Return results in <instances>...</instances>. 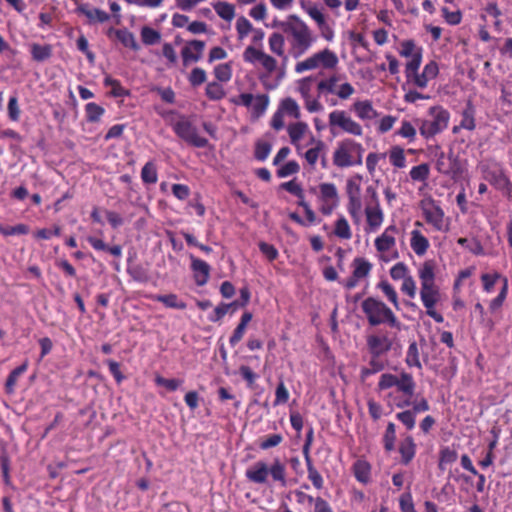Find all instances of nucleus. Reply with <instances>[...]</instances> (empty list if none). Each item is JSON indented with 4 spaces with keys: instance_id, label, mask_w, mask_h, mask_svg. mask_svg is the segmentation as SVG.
I'll return each instance as SVG.
<instances>
[{
    "instance_id": "nucleus-56",
    "label": "nucleus",
    "mask_w": 512,
    "mask_h": 512,
    "mask_svg": "<svg viewBox=\"0 0 512 512\" xmlns=\"http://www.w3.org/2000/svg\"><path fill=\"white\" fill-rule=\"evenodd\" d=\"M302 8L307 12V14L317 23L320 29H323L326 25V19L321 10L314 4H309L307 6L302 3Z\"/></svg>"
},
{
    "instance_id": "nucleus-43",
    "label": "nucleus",
    "mask_w": 512,
    "mask_h": 512,
    "mask_svg": "<svg viewBox=\"0 0 512 512\" xmlns=\"http://www.w3.org/2000/svg\"><path fill=\"white\" fill-rule=\"evenodd\" d=\"M104 113L105 109L95 102H89L85 105V117L87 122H99Z\"/></svg>"
},
{
    "instance_id": "nucleus-2",
    "label": "nucleus",
    "mask_w": 512,
    "mask_h": 512,
    "mask_svg": "<svg viewBox=\"0 0 512 512\" xmlns=\"http://www.w3.org/2000/svg\"><path fill=\"white\" fill-rule=\"evenodd\" d=\"M273 27L288 35L290 54L295 59L307 53L317 40L309 26L295 14L289 15L285 21H275Z\"/></svg>"
},
{
    "instance_id": "nucleus-50",
    "label": "nucleus",
    "mask_w": 512,
    "mask_h": 512,
    "mask_svg": "<svg viewBox=\"0 0 512 512\" xmlns=\"http://www.w3.org/2000/svg\"><path fill=\"white\" fill-rule=\"evenodd\" d=\"M103 83L106 87L112 88L110 93L113 97H124L129 95V91L121 85V82L118 79H114L107 75L104 78Z\"/></svg>"
},
{
    "instance_id": "nucleus-5",
    "label": "nucleus",
    "mask_w": 512,
    "mask_h": 512,
    "mask_svg": "<svg viewBox=\"0 0 512 512\" xmlns=\"http://www.w3.org/2000/svg\"><path fill=\"white\" fill-rule=\"evenodd\" d=\"M243 60L252 65L259 64L264 69V72L259 75V80L266 90H274L280 85L284 77V71H279L275 80L270 81L271 75L276 72L278 67V62L274 57L249 45L243 52Z\"/></svg>"
},
{
    "instance_id": "nucleus-38",
    "label": "nucleus",
    "mask_w": 512,
    "mask_h": 512,
    "mask_svg": "<svg viewBox=\"0 0 512 512\" xmlns=\"http://www.w3.org/2000/svg\"><path fill=\"white\" fill-rule=\"evenodd\" d=\"M390 164L398 169L406 167L405 151L401 146L395 145L388 152Z\"/></svg>"
},
{
    "instance_id": "nucleus-11",
    "label": "nucleus",
    "mask_w": 512,
    "mask_h": 512,
    "mask_svg": "<svg viewBox=\"0 0 512 512\" xmlns=\"http://www.w3.org/2000/svg\"><path fill=\"white\" fill-rule=\"evenodd\" d=\"M338 64L339 59L337 54L329 48H325L313 53L304 60L297 62L295 64L294 71L297 74H301L317 69L334 70Z\"/></svg>"
},
{
    "instance_id": "nucleus-8",
    "label": "nucleus",
    "mask_w": 512,
    "mask_h": 512,
    "mask_svg": "<svg viewBox=\"0 0 512 512\" xmlns=\"http://www.w3.org/2000/svg\"><path fill=\"white\" fill-rule=\"evenodd\" d=\"M429 119L416 118L415 125L418 126L420 135L428 140L442 133L449 124L450 113L441 105L431 106L428 109Z\"/></svg>"
},
{
    "instance_id": "nucleus-60",
    "label": "nucleus",
    "mask_w": 512,
    "mask_h": 512,
    "mask_svg": "<svg viewBox=\"0 0 512 512\" xmlns=\"http://www.w3.org/2000/svg\"><path fill=\"white\" fill-rule=\"evenodd\" d=\"M272 149V145L266 141H257L255 144L254 157L258 161H265Z\"/></svg>"
},
{
    "instance_id": "nucleus-53",
    "label": "nucleus",
    "mask_w": 512,
    "mask_h": 512,
    "mask_svg": "<svg viewBox=\"0 0 512 512\" xmlns=\"http://www.w3.org/2000/svg\"><path fill=\"white\" fill-rule=\"evenodd\" d=\"M457 243L474 255L479 256L484 254V248L481 242L477 239L469 240L465 237H460L457 239Z\"/></svg>"
},
{
    "instance_id": "nucleus-64",
    "label": "nucleus",
    "mask_w": 512,
    "mask_h": 512,
    "mask_svg": "<svg viewBox=\"0 0 512 512\" xmlns=\"http://www.w3.org/2000/svg\"><path fill=\"white\" fill-rule=\"evenodd\" d=\"M324 148V143L321 140L316 142V146L310 148L305 153V159L310 166H314L319 158L320 152Z\"/></svg>"
},
{
    "instance_id": "nucleus-35",
    "label": "nucleus",
    "mask_w": 512,
    "mask_h": 512,
    "mask_svg": "<svg viewBox=\"0 0 512 512\" xmlns=\"http://www.w3.org/2000/svg\"><path fill=\"white\" fill-rule=\"evenodd\" d=\"M216 14L223 20L231 22L235 15V5L226 1H218L212 4Z\"/></svg>"
},
{
    "instance_id": "nucleus-27",
    "label": "nucleus",
    "mask_w": 512,
    "mask_h": 512,
    "mask_svg": "<svg viewBox=\"0 0 512 512\" xmlns=\"http://www.w3.org/2000/svg\"><path fill=\"white\" fill-rule=\"evenodd\" d=\"M371 465L365 459H358L352 465V472L358 482L367 485L371 481Z\"/></svg>"
},
{
    "instance_id": "nucleus-63",
    "label": "nucleus",
    "mask_w": 512,
    "mask_h": 512,
    "mask_svg": "<svg viewBox=\"0 0 512 512\" xmlns=\"http://www.w3.org/2000/svg\"><path fill=\"white\" fill-rule=\"evenodd\" d=\"M442 16L446 23L449 25H458L462 21V13L460 10L450 11L447 7H442L441 9Z\"/></svg>"
},
{
    "instance_id": "nucleus-25",
    "label": "nucleus",
    "mask_w": 512,
    "mask_h": 512,
    "mask_svg": "<svg viewBox=\"0 0 512 512\" xmlns=\"http://www.w3.org/2000/svg\"><path fill=\"white\" fill-rule=\"evenodd\" d=\"M352 109L360 120H372L378 116L377 110L370 100H357L353 103Z\"/></svg>"
},
{
    "instance_id": "nucleus-45",
    "label": "nucleus",
    "mask_w": 512,
    "mask_h": 512,
    "mask_svg": "<svg viewBox=\"0 0 512 512\" xmlns=\"http://www.w3.org/2000/svg\"><path fill=\"white\" fill-rule=\"evenodd\" d=\"M409 176L414 182H426L430 176V166L422 163L411 168Z\"/></svg>"
},
{
    "instance_id": "nucleus-20",
    "label": "nucleus",
    "mask_w": 512,
    "mask_h": 512,
    "mask_svg": "<svg viewBox=\"0 0 512 512\" xmlns=\"http://www.w3.org/2000/svg\"><path fill=\"white\" fill-rule=\"evenodd\" d=\"M366 345L369 354L384 356L392 349L393 342L387 335L373 334L367 336Z\"/></svg>"
},
{
    "instance_id": "nucleus-30",
    "label": "nucleus",
    "mask_w": 512,
    "mask_h": 512,
    "mask_svg": "<svg viewBox=\"0 0 512 512\" xmlns=\"http://www.w3.org/2000/svg\"><path fill=\"white\" fill-rule=\"evenodd\" d=\"M149 299L160 302L167 308L184 310L187 307V304L174 293L166 295L155 294L149 296Z\"/></svg>"
},
{
    "instance_id": "nucleus-41",
    "label": "nucleus",
    "mask_w": 512,
    "mask_h": 512,
    "mask_svg": "<svg viewBox=\"0 0 512 512\" xmlns=\"http://www.w3.org/2000/svg\"><path fill=\"white\" fill-rule=\"evenodd\" d=\"M116 38L118 41L125 47L130 48L134 51H138L140 49L139 44L136 41V38L132 32L127 29H118L115 31Z\"/></svg>"
},
{
    "instance_id": "nucleus-54",
    "label": "nucleus",
    "mask_w": 512,
    "mask_h": 512,
    "mask_svg": "<svg viewBox=\"0 0 512 512\" xmlns=\"http://www.w3.org/2000/svg\"><path fill=\"white\" fill-rule=\"evenodd\" d=\"M422 52L423 49L419 47L416 50L415 55L409 57L410 60L406 63L405 66V77H409L411 74H414L419 70L422 63Z\"/></svg>"
},
{
    "instance_id": "nucleus-48",
    "label": "nucleus",
    "mask_w": 512,
    "mask_h": 512,
    "mask_svg": "<svg viewBox=\"0 0 512 512\" xmlns=\"http://www.w3.org/2000/svg\"><path fill=\"white\" fill-rule=\"evenodd\" d=\"M141 179L145 184H155L158 180L157 168L154 162L148 161L141 170Z\"/></svg>"
},
{
    "instance_id": "nucleus-42",
    "label": "nucleus",
    "mask_w": 512,
    "mask_h": 512,
    "mask_svg": "<svg viewBox=\"0 0 512 512\" xmlns=\"http://www.w3.org/2000/svg\"><path fill=\"white\" fill-rule=\"evenodd\" d=\"M458 459V453L455 449L448 446L442 447L439 451V462L438 467L444 471L446 465L453 464Z\"/></svg>"
},
{
    "instance_id": "nucleus-13",
    "label": "nucleus",
    "mask_w": 512,
    "mask_h": 512,
    "mask_svg": "<svg viewBox=\"0 0 512 512\" xmlns=\"http://www.w3.org/2000/svg\"><path fill=\"white\" fill-rule=\"evenodd\" d=\"M419 207L426 223L431 225L435 231H448L449 222L445 218L444 210L435 199L432 197L424 198L420 201Z\"/></svg>"
},
{
    "instance_id": "nucleus-6",
    "label": "nucleus",
    "mask_w": 512,
    "mask_h": 512,
    "mask_svg": "<svg viewBox=\"0 0 512 512\" xmlns=\"http://www.w3.org/2000/svg\"><path fill=\"white\" fill-rule=\"evenodd\" d=\"M342 78H345V75L339 73H332L329 76L319 73L317 92L320 100L323 98L329 105L335 106L337 100L330 96H337L340 100L349 99L355 93V88L349 82L340 83Z\"/></svg>"
},
{
    "instance_id": "nucleus-55",
    "label": "nucleus",
    "mask_w": 512,
    "mask_h": 512,
    "mask_svg": "<svg viewBox=\"0 0 512 512\" xmlns=\"http://www.w3.org/2000/svg\"><path fill=\"white\" fill-rule=\"evenodd\" d=\"M141 40L145 45H154L160 42L161 34L149 26H143L141 29Z\"/></svg>"
},
{
    "instance_id": "nucleus-29",
    "label": "nucleus",
    "mask_w": 512,
    "mask_h": 512,
    "mask_svg": "<svg viewBox=\"0 0 512 512\" xmlns=\"http://www.w3.org/2000/svg\"><path fill=\"white\" fill-rule=\"evenodd\" d=\"M77 11L86 16L90 23H104L110 19V15L98 8H91L87 4H82L77 7Z\"/></svg>"
},
{
    "instance_id": "nucleus-28",
    "label": "nucleus",
    "mask_w": 512,
    "mask_h": 512,
    "mask_svg": "<svg viewBox=\"0 0 512 512\" xmlns=\"http://www.w3.org/2000/svg\"><path fill=\"white\" fill-rule=\"evenodd\" d=\"M398 451L403 465H408L414 459L416 455V443L411 435H407L401 440Z\"/></svg>"
},
{
    "instance_id": "nucleus-34",
    "label": "nucleus",
    "mask_w": 512,
    "mask_h": 512,
    "mask_svg": "<svg viewBox=\"0 0 512 512\" xmlns=\"http://www.w3.org/2000/svg\"><path fill=\"white\" fill-rule=\"evenodd\" d=\"M278 110L283 114L293 117L294 119L301 118L300 106L292 97L282 99L279 103Z\"/></svg>"
},
{
    "instance_id": "nucleus-32",
    "label": "nucleus",
    "mask_w": 512,
    "mask_h": 512,
    "mask_svg": "<svg viewBox=\"0 0 512 512\" xmlns=\"http://www.w3.org/2000/svg\"><path fill=\"white\" fill-rule=\"evenodd\" d=\"M87 241L96 251L108 252L116 258L122 256V247L120 245L109 246L102 239L94 236H88Z\"/></svg>"
},
{
    "instance_id": "nucleus-7",
    "label": "nucleus",
    "mask_w": 512,
    "mask_h": 512,
    "mask_svg": "<svg viewBox=\"0 0 512 512\" xmlns=\"http://www.w3.org/2000/svg\"><path fill=\"white\" fill-rule=\"evenodd\" d=\"M361 308L370 326L387 324L392 328L401 329V323L394 312L381 300L368 297L362 301Z\"/></svg>"
},
{
    "instance_id": "nucleus-46",
    "label": "nucleus",
    "mask_w": 512,
    "mask_h": 512,
    "mask_svg": "<svg viewBox=\"0 0 512 512\" xmlns=\"http://www.w3.org/2000/svg\"><path fill=\"white\" fill-rule=\"evenodd\" d=\"M334 235L340 239L349 240L352 237V232L347 219L344 216H340L334 227Z\"/></svg>"
},
{
    "instance_id": "nucleus-16",
    "label": "nucleus",
    "mask_w": 512,
    "mask_h": 512,
    "mask_svg": "<svg viewBox=\"0 0 512 512\" xmlns=\"http://www.w3.org/2000/svg\"><path fill=\"white\" fill-rule=\"evenodd\" d=\"M482 178L496 188L508 176L504 165L494 157H487L477 164Z\"/></svg>"
},
{
    "instance_id": "nucleus-12",
    "label": "nucleus",
    "mask_w": 512,
    "mask_h": 512,
    "mask_svg": "<svg viewBox=\"0 0 512 512\" xmlns=\"http://www.w3.org/2000/svg\"><path fill=\"white\" fill-rule=\"evenodd\" d=\"M398 233L396 225L392 224L385 228L381 235L374 240V246L381 262L389 263L399 258L396 247L395 235Z\"/></svg>"
},
{
    "instance_id": "nucleus-49",
    "label": "nucleus",
    "mask_w": 512,
    "mask_h": 512,
    "mask_svg": "<svg viewBox=\"0 0 512 512\" xmlns=\"http://www.w3.org/2000/svg\"><path fill=\"white\" fill-rule=\"evenodd\" d=\"M319 190L322 202L339 201L337 188L333 183H322L319 185Z\"/></svg>"
},
{
    "instance_id": "nucleus-3",
    "label": "nucleus",
    "mask_w": 512,
    "mask_h": 512,
    "mask_svg": "<svg viewBox=\"0 0 512 512\" xmlns=\"http://www.w3.org/2000/svg\"><path fill=\"white\" fill-rule=\"evenodd\" d=\"M421 283L420 298L426 314L436 323H442L444 317L437 312L436 306L441 300V292L435 282V264L432 260L425 261L418 270Z\"/></svg>"
},
{
    "instance_id": "nucleus-10",
    "label": "nucleus",
    "mask_w": 512,
    "mask_h": 512,
    "mask_svg": "<svg viewBox=\"0 0 512 512\" xmlns=\"http://www.w3.org/2000/svg\"><path fill=\"white\" fill-rule=\"evenodd\" d=\"M318 83L319 74H311L295 82V90L299 93L304 102V107L309 113H317L324 110V106L320 102V97H318Z\"/></svg>"
},
{
    "instance_id": "nucleus-33",
    "label": "nucleus",
    "mask_w": 512,
    "mask_h": 512,
    "mask_svg": "<svg viewBox=\"0 0 512 512\" xmlns=\"http://www.w3.org/2000/svg\"><path fill=\"white\" fill-rule=\"evenodd\" d=\"M31 57L35 62H44L51 58L53 54V49L50 44H38L31 43L30 46Z\"/></svg>"
},
{
    "instance_id": "nucleus-59",
    "label": "nucleus",
    "mask_w": 512,
    "mask_h": 512,
    "mask_svg": "<svg viewBox=\"0 0 512 512\" xmlns=\"http://www.w3.org/2000/svg\"><path fill=\"white\" fill-rule=\"evenodd\" d=\"M28 233L29 227L23 223L17 224L15 226H3L0 224V234L3 236L26 235Z\"/></svg>"
},
{
    "instance_id": "nucleus-58",
    "label": "nucleus",
    "mask_w": 512,
    "mask_h": 512,
    "mask_svg": "<svg viewBox=\"0 0 512 512\" xmlns=\"http://www.w3.org/2000/svg\"><path fill=\"white\" fill-rule=\"evenodd\" d=\"M378 288L384 293L387 299L396 307H399L398 295L394 287L388 281H380Z\"/></svg>"
},
{
    "instance_id": "nucleus-44",
    "label": "nucleus",
    "mask_w": 512,
    "mask_h": 512,
    "mask_svg": "<svg viewBox=\"0 0 512 512\" xmlns=\"http://www.w3.org/2000/svg\"><path fill=\"white\" fill-rule=\"evenodd\" d=\"M405 363L408 367H416L418 369L422 368L419 357V349L416 341L410 342L406 352Z\"/></svg>"
},
{
    "instance_id": "nucleus-1",
    "label": "nucleus",
    "mask_w": 512,
    "mask_h": 512,
    "mask_svg": "<svg viewBox=\"0 0 512 512\" xmlns=\"http://www.w3.org/2000/svg\"><path fill=\"white\" fill-rule=\"evenodd\" d=\"M377 387L379 391L395 388L388 392L385 397L387 405L403 409L411 406L416 383L410 373L402 371L399 376L383 373L379 378Z\"/></svg>"
},
{
    "instance_id": "nucleus-36",
    "label": "nucleus",
    "mask_w": 512,
    "mask_h": 512,
    "mask_svg": "<svg viewBox=\"0 0 512 512\" xmlns=\"http://www.w3.org/2000/svg\"><path fill=\"white\" fill-rule=\"evenodd\" d=\"M269 49L272 53L277 56L283 57L285 60L287 56L285 55V39L284 36L280 33H272L268 39Z\"/></svg>"
},
{
    "instance_id": "nucleus-17",
    "label": "nucleus",
    "mask_w": 512,
    "mask_h": 512,
    "mask_svg": "<svg viewBox=\"0 0 512 512\" xmlns=\"http://www.w3.org/2000/svg\"><path fill=\"white\" fill-rule=\"evenodd\" d=\"M330 129L339 128L343 133L362 136L363 128L345 110H333L328 115Z\"/></svg>"
},
{
    "instance_id": "nucleus-23",
    "label": "nucleus",
    "mask_w": 512,
    "mask_h": 512,
    "mask_svg": "<svg viewBox=\"0 0 512 512\" xmlns=\"http://www.w3.org/2000/svg\"><path fill=\"white\" fill-rule=\"evenodd\" d=\"M364 213L370 231H376L384 221V212L380 203L366 204Z\"/></svg>"
},
{
    "instance_id": "nucleus-39",
    "label": "nucleus",
    "mask_w": 512,
    "mask_h": 512,
    "mask_svg": "<svg viewBox=\"0 0 512 512\" xmlns=\"http://www.w3.org/2000/svg\"><path fill=\"white\" fill-rule=\"evenodd\" d=\"M396 442V425L388 422L382 437L383 448L385 452L390 453L395 450Z\"/></svg>"
},
{
    "instance_id": "nucleus-47",
    "label": "nucleus",
    "mask_w": 512,
    "mask_h": 512,
    "mask_svg": "<svg viewBox=\"0 0 512 512\" xmlns=\"http://www.w3.org/2000/svg\"><path fill=\"white\" fill-rule=\"evenodd\" d=\"M395 134L407 139L409 143H412L416 140L417 130L413 123L408 120H403L401 122V127L395 132Z\"/></svg>"
},
{
    "instance_id": "nucleus-37",
    "label": "nucleus",
    "mask_w": 512,
    "mask_h": 512,
    "mask_svg": "<svg viewBox=\"0 0 512 512\" xmlns=\"http://www.w3.org/2000/svg\"><path fill=\"white\" fill-rule=\"evenodd\" d=\"M308 130V125L305 122H296L292 123L287 127V132L290 138V141L293 145H297L299 141L304 137L306 131Z\"/></svg>"
},
{
    "instance_id": "nucleus-40",
    "label": "nucleus",
    "mask_w": 512,
    "mask_h": 512,
    "mask_svg": "<svg viewBox=\"0 0 512 512\" xmlns=\"http://www.w3.org/2000/svg\"><path fill=\"white\" fill-rule=\"evenodd\" d=\"M27 368H28V363L25 362L22 365L13 369L9 373V375L6 379V382H5V391L7 394H12L14 392L15 386L17 384L19 377L27 370Z\"/></svg>"
},
{
    "instance_id": "nucleus-18",
    "label": "nucleus",
    "mask_w": 512,
    "mask_h": 512,
    "mask_svg": "<svg viewBox=\"0 0 512 512\" xmlns=\"http://www.w3.org/2000/svg\"><path fill=\"white\" fill-rule=\"evenodd\" d=\"M352 274L347 279L339 280V284L348 291L358 286L359 282L366 279L373 268V265L364 257H356L351 263Z\"/></svg>"
},
{
    "instance_id": "nucleus-9",
    "label": "nucleus",
    "mask_w": 512,
    "mask_h": 512,
    "mask_svg": "<svg viewBox=\"0 0 512 512\" xmlns=\"http://www.w3.org/2000/svg\"><path fill=\"white\" fill-rule=\"evenodd\" d=\"M364 147L351 138L341 140L333 152V164L338 168H347L362 164Z\"/></svg>"
},
{
    "instance_id": "nucleus-24",
    "label": "nucleus",
    "mask_w": 512,
    "mask_h": 512,
    "mask_svg": "<svg viewBox=\"0 0 512 512\" xmlns=\"http://www.w3.org/2000/svg\"><path fill=\"white\" fill-rule=\"evenodd\" d=\"M387 364L386 359L383 356H375V354H370V360L368 366L362 367L360 371V379L364 382L369 376L374 375L378 372H381L385 369Z\"/></svg>"
},
{
    "instance_id": "nucleus-4",
    "label": "nucleus",
    "mask_w": 512,
    "mask_h": 512,
    "mask_svg": "<svg viewBox=\"0 0 512 512\" xmlns=\"http://www.w3.org/2000/svg\"><path fill=\"white\" fill-rule=\"evenodd\" d=\"M245 477L258 485L275 484L281 488L288 485L286 465L279 458H275L271 464L263 460L256 461L246 469Z\"/></svg>"
},
{
    "instance_id": "nucleus-57",
    "label": "nucleus",
    "mask_w": 512,
    "mask_h": 512,
    "mask_svg": "<svg viewBox=\"0 0 512 512\" xmlns=\"http://www.w3.org/2000/svg\"><path fill=\"white\" fill-rule=\"evenodd\" d=\"M206 96L213 101L221 100L225 96L223 86L218 82H210L205 89Z\"/></svg>"
},
{
    "instance_id": "nucleus-19",
    "label": "nucleus",
    "mask_w": 512,
    "mask_h": 512,
    "mask_svg": "<svg viewBox=\"0 0 512 512\" xmlns=\"http://www.w3.org/2000/svg\"><path fill=\"white\" fill-rule=\"evenodd\" d=\"M436 169L440 174L455 177L462 172L458 156L452 150L449 153L440 152L436 160Z\"/></svg>"
},
{
    "instance_id": "nucleus-15",
    "label": "nucleus",
    "mask_w": 512,
    "mask_h": 512,
    "mask_svg": "<svg viewBox=\"0 0 512 512\" xmlns=\"http://www.w3.org/2000/svg\"><path fill=\"white\" fill-rule=\"evenodd\" d=\"M172 129L180 139L193 147L204 148L208 145V140L199 136L197 128L184 115H181L177 121L172 123Z\"/></svg>"
},
{
    "instance_id": "nucleus-22",
    "label": "nucleus",
    "mask_w": 512,
    "mask_h": 512,
    "mask_svg": "<svg viewBox=\"0 0 512 512\" xmlns=\"http://www.w3.org/2000/svg\"><path fill=\"white\" fill-rule=\"evenodd\" d=\"M205 48L204 41L192 40L189 41L181 51L183 63L186 65L189 62H197L201 59Z\"/></svg>"
},
{
    "instance_id": "nucleus-52",
    "label": "nucleus",
    "mask_w": 512,
    "mask_h": 512,
    "mask_svg": "<svg viewBox=\"0 0 512 512\" xmlns=\"http://www.w3.org/2000/svg\"><path fill=\"white\" fill-rule=\"evenodd\" d=\"M269 96L267 94H259L255 96L253 103L251 105L253 115L256 117H260L265 113L267 107L269 105Z\"/></svg>"
},
{
    "instance_id": "nucleus-62",
    "label": "nucleus",
    "mask_w": 512,
    "mask_h": 512,
    "mask_svg": "<svg viewBox=\"0 0 512 512\" xmlns=\"http://www.w3.org/2000/svg\"><path fill=\"white\" fill-rule=\"evenodd\" d=\"M214 75L220 82H228L232 77V68L229 63L218 64L214 68Z\"/></svg>"
},
{
    "instance_id": "nucleus-26",
    "label": "nucleus",
    "mask_w": 512,
    "mask_h": 512,
    "mask_svg": "<svg viewBox=\"0 0 512 512\" xmlns=\"http://www.w3.org/2000/svg\"><path fill=\"white\" fill-rule=\"evenodd\" d=\"M410 246L417 256H423L427 253L430 243L426 236L418 229H414L410 233Z\"/></svg>"
},
{
    "instance_id": "nucleus-14",
    "label": "nucleus",
    "mask_w": 512,
    "mask_h": 512,
    "mask_svg": "<svg viewBox=\"0 0 512 512\" xmlns=\"http://www.w3.org/2000/svg\"><path fill=\"white\" fill-rule=\"evenodd\" d=\"M361 182L362 176L356 174L347 180L345 187L346 195L348 198L347 211L353 223L356 225H358L361 221Z\"/></svg>"
},
{
    "instance_id": "nucleus-31",
    "label": "nucleus",
    "mask_w": 512,
    "mask_h": 512,
    "mask_svg": "<svg viewBox=\"0 0 512 512\" xmlns=\"http://www.w3.org/2000/svg\"><path fill=\"white\" fill-rule=\"evenodd\" d=\"M475 114L476 110L472 103V101H468L466 103L465 108L463 109L461 113V121H460V127L463 129L473 131L476 128V120H475Z\"/></svg>"
},
{
    "instance_id": "nucleus-51",
    "label": "nucleus",
    "mask_w": 512,
    "mask_h": 512,
    "mask_svg": "<svg viewBox=\"0 0 512 512\" xmlns=\"http://www.w3.org/2000/svg\"><path fill=\"white\" fill-rule=\"evenodd\" d=\"M235 28L239 40H243L254 31L252 23L245 16L237 18Z\"/></svg>"
},
{
    "instance_id": "nucleus-21",
    "label": "nucleus",
    "mask_w": 512,
    "mask_h": 512,
    "mask_svg": "<svg viewBox=\"0 0 512 512\" xmlns=\"http://www.w3.org/2000/svg\"><path fill=\"white\" fill-rule=\"evenodd\" d=\"M189 258L191 260V270L193 272L196 285H205L210 278V265L204 260L195 257L194 255H190Z\"/></svg>"
},
{
    "instance_id": "nucleus-61",
    "label": "nucleus",
    "mask_w": 512,
    "mask_h": 512,
    "mask_svg": "<svg viewBox=\"0 0 512 512\" xmlns=\"http://www.w3.org/2000/svg\"><path fill=\"white\" fill-rule=\"evenodd\" d=\"M395 417L406 427L407 430L414 429L416 423V415L410 409L398 412Z\"/></svg>"
}]
</instances>
